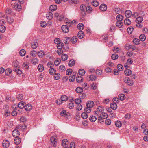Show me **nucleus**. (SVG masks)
<instances>
[{
	"label": "nucleus",
	"instance_id": "nucleus-16",
	"mask_svg": "<svg viewBox=\"0 0 148 148\" xmlns=\"http://www.w3.org/2000/svg\"><path fill=\"white\" fill-rule=\"evenodd\" d=\"M84 36V33L81 31H79L78 34V36L80 39L82 38Z\"/></svg>",
	"mask_w": 148,
	"mask_h": 148
},
{
	"label": "nucleus",
	"instance_id": "nucleus-32",
	"mask_svg": "<svg viewBox=\"0 0 148 148\" xmlns=\"http://www.w3.org/2000/svg\"><path fill=\"white\" fill-rule=\"evenodd\" d=\"M26 126L25 125H19L17 127L18 129L19 130H25L26 128Z\"/></svg>",
	"mask_w": 148,
	"mask_h": 148
},
{
	"label": "nucleus",
	"instance_id": "nucleus-13",
	"mask_svg": "<svg viewBox=\"0 0 148 148\" xmlns=\"http://www.w3.org/2000/svg\"><path fill=\"white\" fill-rule=\"evenodd\" d=\"M37 53L38 56L40 58H42L45 55V53L42 50H40L38 51Z\"/></svg>",
	"mask_w": 148,
	"mask_h": 148
},
{
	"label": "nucleus",
	"instance_id": "nucleus-14",
	"mask_svg": "<svg viewBox=\"0 0 148 148\" xmlns=\"http://www.w3.org/2000/svg\"><path fill=\"white\" fill-rule=\"evenodd\" d=\"M50 140L52 145L54 147L56 146V138L53 137H51V138Z\"/></svg>",
	"mask_w": 148,
	"mask_h": 148
},
{
	"label": "nucleus",
	"instance_id": "nucleus-11",
	"mask_svg": "<svg viewBox=\"0 0 148 148\" xmlns=\"http://www.w3.org/2000/svg\"><path fill=\"white\" fill-rule=\"evenodd\" d=\"M132 15V12L129 10H126L125 12V15L127 18H130Z\"/></svg>",
	"mask_w": 148,
	"mask_h": 148
},
{
	"label": "nucleus",
	"instance_id": "nucleus-64",
	"mask_svg": "<svg viewBox=\"0 0 148 148\" xmlns=\"http://www.w3.org/2000/svg\"><path fill=\"white\" fill-rule=\"evenodd\" d=\"M17 98L19 100H21L23 99V94H19L17 96Z\"/></svg>",
	"mask_w": 148,
	"mask_h": 148
},
{
	"label": "nucleus",
	"instance_id": "nucleus-24",
	"mask_svg": "<svg viewBox=\"0 0 148 148\" xmlns=\"http://www.w3.org/2000/svg\"><path fill=\"white\" fill-rule=\"evenodd\" d=\"M21 142V139L18 137H16L14 140V143L16 144H18Z\"/></svg>",
	"mask_w": 148,
	"mask_h": 148
},
{
	"label": "nucleus",
	"instance_id": "nucleus-10",
	"mask_svg": "<svg viewBox=\"0 0 148 148\" xmlns=\"http://www.w3.org/2000/svg\"><path fill=\"white\" fill-rule=\"evenodd\" d=\"M25 110L26 111H29L32 109V106L29 104H26L25 106Z\"/></svg>",
	"mask_w": 148,
	"mask_h": 148
},
{
	"label": "nucleus",
	"instance_id": "nucleus-53",
	"mask_svg": "<svg viewBox=\"0 0 148 148\" xmlns=\"http://www.w3.org/2000/svg\"><path fill=\"white\" fill-rule=\"evenodd\" d=\"M118 55L117 54H113L111 56V58L113 60L117 59L118 58Z\"/></svg>",
	"mask_w": 148,
	"mask_h": 148
},
{
	"label": "nucleus",
	"instance_id": "nucleus-4",
	"mask_svg": "<svg viewBox=\"0 0 148 148\" xmlns=\"http://www.w3.org/2000/svg\"><path fill=\"white\" fill-rule=\"evenodd\" d=\"M124 81L126 83L130 86H132L133 84V82L130 79L129 77L126 78L124 80Z\"/></svg>",
	"mask_w": 148,
	"mask_h": 148
},
{
	"label": "nucleus",
	"instance_id": "nucleus-56",
	"mask_svg": "<svg viewBox=\"0 0 148 148\" xmlns=\"http://www.w3.org/2000/svg\"><path fill=\"white\" fill-rule=\"evenodd\" d=\"M143 20L142 17H139L137 18L136 19V22L137 23H140Z\"/></svg>",
	"mask_w": 148,
	"mask_h": 148
},
{
	"label": "nucleus",
	"instance_id": "nucleus-57",
	"mask_svg": "<svg viewBox=\"0 0 148 148\" xmlns=\"http://www.w3.org/2000/svg\"><path fill=\"white\" fill-rule=\"evenodd\" d=\"M73 72L72 70L71 69H68L66 71V73L67 75H71Z\"/></svg>",
	"mask_w": 148,
	"mask_h": 148
},
{
	"label": "nucleus",
	"instance_id": "nucleus-31",
	"mask_svg": "<svg viewBox=\"0 0 148 148\" xmlns=\"http://www.w3.org/2000/svg\"><path fill=\"white\" fill-rule=\"evenodd\" d=\"M124 72L125 75L127 76H129L132 73L131 70L129 69H127Z\"/></svg>",
	"mask_w": 148,
	"mask_h": 148
},
{
	"label": "nucleus",
	"instance_id": "nucleus-22",
	"mask_svg": "<svg viewBox=\"0 0 148 148\" xmlns=\"http://www.w3.org/2000/svg\"><path fill=\"white\" fill-rule=\"evenodd\" d=\"M13 71L16 72L18 75H21L22 73V71L20 69L19 67L14 69Z\"/></svg>",
	"mask_w": 148,
	"mask_h": 148
},
{
	"label": "nucleus",
	"instance_id": "nucleus-28",
	"mask_svg": "<svg viewBox=\"0 0 148 148\" xmlns=\"http://www.w3.org/2000/svg\"><path fill=\"white\" fill-rule=\"evenodd\" d=\"M64 40V42L65 44H68L71 40V38L69 37H65Z\"/></svg>",
	"mask_w": 148,
	"mask_h": 148
},
{
	"label": "nucleus",
	"instance_id": "nucleus-2",
	"mask_svg": "<svg viewBox=\"0 0 148 148\" xmlns=\"http://www.w3.org/2000/svg\"><path fill=\"white\" fill-rule=\"evenodd\" d=\"M104 110V109L103 106H99L97 108V111L95 112V114L97 116H99L100 114L103 112Z\"/></svg>",
	"mask_w": 148,
	"mask_h": 148
},
{
	"label": "nucleus",
	"instance_id": "nucleus-37",
	"mask_svg": "<svg viewBox=\"0 0 148 148\" xmlns=\"http://www.w3.org/2000/svg\"><path fill=\"white\" fill-rule=\"evenodd\" d=\"M32 62L33 64L36 65L38 63V60L36 58H34L32 60Z\"/></svg>",
	"mask_w": 148,
	"mask_h": 148
},
{
	"label": "nucleus",
	"instance_id": "nucleus-51",
	"mask_svg": "<svg viewBox=\"0 0 148 148\" xmlns=\"http://www.w3.org/2000/svg\"><path fill=\"white\" fill-rule=\"evenodd\" d=\"M115 125L117 127H120L121 126L122 123L120 121H116L115 122Z\"/></svg>",
	"mask_w": 148,
	"mask_h": 148
},
{
	"label": "nucleus",
	"instance_id": "nucleus-45",
	"mask_svg": "<svg viewBox=\"0 0 148 148\" xmlns=\"http://www.w3.org/2000/svg\"><path fill=\"white\" fill-rule=\"evenodd\" d=\"M61 99L62 101H66L68 99V98L66 95H63L61 97Z\"/></svg>",
	"mask_w": 148,
	"mask_h": 148
},
{
	"label": "nucleus",
	"instance_id": "nucleus-33",
	"mask_svg": "<svg viewBox=\"0 0 148 148\" xmlns=\"http://www.w3.org/2000/svg\"><path fill=\"white\" fill-rule=\"evenodd\" d=\"M38 69L39 71L42 72L44 70V67L42 65L39 64L38 66Z\"/></svg>",
	"mask_w": 148,
	"mask_h": 148
},
{
	"label": "nucleus",
	"instance_id": "nucleus-42",
	"mask_svg": "<svg viewBox=\"0 0 148 148\" xmlns=\"http://www.w3.org/2000/svg\"><path fill=\"white\" fill-rule=\"evenodd\" d=\"M22 66L24 69H26L28 68L29 66V64L26 63H23L22 65Z\"/></svg>",
	"mask_w": 148,
	"mask_h": 148
},
{
	"label": "nucleus",
	"instance_id": "nucleus-36",
	"mask_svg": "<svg viewBox=\"0 0 148 148\" xmlns=\"http://www.w3.org/2000/svg\"><path fill=\"white\" fill-rule=\"evenodd\" d=\"M125 95L123 94H121L119 95V98L120 100L123 101L125 99Z\"/></svg>",
	"mask_w": 148,
	"mask_h": 148
},
{
	"label": "nucleus",
	"instance_id": "nucleus-7",
	"mask_svg": "<svg viewBox=\"0 0 148 148\" xmlns=\"http://www.w3.org/2000/svg\"><path fill=\"white\" fill-rule=\"evenodd\" d=\"M53 17V15L51 12H49L46 14V18L48 20H51Z\"/></svg>",
	"mask_w": 148,
	"mask_h": 148
},
{
	"label": "nucleus",
	"instance_id": "nucleus-61",
	"mask_svg": "<svg viewBox=\"0 0 148 148\" xmlns=\"http://www.w3.org/2000/svg\"><path fill=\"white\" fill-rule=\"evenodd\" d=\"M99 115H101L103 119H105L108 117V115L107 114L103 112L102 113H101Z\"/></svg>",
	"mask_w": 148,
	"mask_h": 148
},
{
	"label": "nucleus",
	"instance_id": "nucleus-47",
	"mask_svg": "<svg viewBox=\"0 0 148 148\" xmlns=\"http://www.w3.org/2000/svg\"><path fill=\"white\" fill-rule=\"evenodd\" d=\"M116 25L119 27H121L123 25V23L120 21H118L116 23Z\"/></svg>",
	"mask_w": 148,
	"mask_h": 148
},
{
	"label": "nucleus",
	"instance_id": "nucleus-50",
	"mask_svg": "<svg viewBox=\"0 0 148 148\" xmlns=\"http://www.w3.org/2000/svg\"><path fill=\"white\" fill-rule=\"evenodd\" d=\"M26 52L25 50L24 49H21L19 52V54L21 56H23L25 55Z\"/></svg>",
	"mask_w": 148,
	"mask_h": 148
},
{
	"label": "nucleus",
	"instance_id": "nucleus-6",
	"mask_svg": "<svg viewBox=\"0 0 148 148\" xmlns=\"http://www.w3.org/2000/svg\"><path fill=\"white\" fill-rule=\"evenodd\" d=\"M63 32L65 33L68 32L69 29L68 26L66 25H63L61 27Z\"/></svg>",
	"mask_w": 148,
	"mask_h": 148
},
{
	"label": "nucleus",
	"instance_id": "nucleus-40",
	"mask_svg": "<svg viewBox=\"0 0 148 148\" xmlns=\"http://www.w3.org/2000/svg\"><path fill=\"white\" fill-rule=\"evenodd\" d=\"M60 77V75L58 73H56L54 76V79L56 80H58L59 79Z\"/></svg>",
	"mask_w": 148,
	"mask_h": 148
},
{
	"label": "nucleus",
	"instance_id": "nucleus-39",
	"mask_svg": "<svg viewBox=\"0 0 148 148\" xmlns=\"http://www.w3.org/2000/svg\"><path fill=\"white\" fill-rule=\"evenodd\" d=\"M71 42L75 44L77 41V38L76 36H73L71 38Z\"/></svg>",
	"mask_w": 148,
	"mask_h": 148
},
{
	"label": "nucleus",
	"instance_id": "nucleus-19",
	"mask_svg": "<svg viewBox=\"0 0 148 148\" xmlns=\"http://www.w3.org/2000/svg\"><path fill=\"white\" fill-rule=\"evenodd\" d=\"M76 74L75 73V74L69 76V80L70 82H72L75 80V76Z\"/></svg>",
	"mask_w": 148,
	"mask_h": 148
},
{
	"label": "nucleus",
	"instance_id": "nucleus-30",
	"mask_svg": "<svg viewBox=\"0 0 148 148\" xmlns=\"http://www.w3.org/2000/svg\"><path fill=\"white\" fill-rule=\"evenodd\" d=\"M78 73L80 75L83 76L85 73V71L84 69H81L79 70Z\"/></svg>",
	"mask_w": 148,
	"mask_h": 148
},
{
	"label": "nucleus",
	"instance_id": "nucleus-21",
	"mask_svg": "<svg viewBox=\"0 0 148 148\" xmlns=\"http://www.w3.org/2000/svg\"><path fill=\"white\" fill-rule=\"evenodd\" d=\"M86 10L88 12L91 13L92 12L93 9L91 7L88 6L86 7Z\"/></svg>",
	"mask_w": 148,
	"mask_h": 148
},
{
	"label": "nucleus",
	"instance_id": "nucleus-49",
	"mask_svg": "<svg viewBox=\"0 0 148 148\" xmlns=\"http://www.w3.org/2000/svg\"><path fill=\"white\" fill-rule=\"evenodd\" d=\"M57 44V47L58 49H60L62 48L63 46V44L62 42L57 43H56Z\"/></svg>",
	"mask_w": 148,
	"mask_h": 148
},
{
	"label": "nucleus",
	"instance_id": "nucleus-26",
	"mask_svg": "<svg viewBox=\"0 0 148 148\" xmlns=\"http://www.w3.org/2000/svg\"><path fill=\"white\" fill-rule=\"evenodd\" d=\"M83 89L81 87H78L75 89L76 92L78 93H80L83 92Z\"/></svg>",
	"mask_w": 148,
	"mask_h": 148
},
{
	"label": "nucleus",
	"instance_id": "nucleus-20",
	"mask_svg": "<svg viewBox=\"0 0 148 148\" xmlns=\"http://www.w3.org/2000/svg\"><path fill=\"white\" fill-rule=\"evenodd\" d=\"M38 45V43L36 42H34L31 44V47L33 49L36 48Z\"/></svg>",
	"mask_w": 148,
	"mask_h": 148
},
{
	"label": "nucleus",
	"instance_id": "nucleus-58",
	"mask_svg": "<svg viewBox=\"0 0 148 148\" xmlns=\"http://www.w3.org/2000/svg\"><path fill=\"white\" fill-rule=\"evenodd\" d=\"M5 27L3 25H1L0 26V32L1 33H3L5 31Z\"/></svg>",
	"mask_w": 148,
	"mask_h": 148
},
{
	"label": "nucleus",
	"instance_id": "nucleus-41",
	"mask_svg": "<svg viewBox=\"0 0 148 148\" xmlns=\"http://www.w3.org/2000/svg\"><path fill=\"white\" fill-rule=\"evenodd\" d=\"M61 58L62 61H65L68 58V55L66 54H64L62 55Z\"/></svg>",
	"mask_w": 148,
	"mask_h": 148
},
{
	"label": "nucleus",
	"instance_id": "nucleus-18",
	"mask_svg": "<svg viewBox=\"0 0 148 148\" xmlns=\"http://www.w3.org/2000/svg\"><path fill=\"white\" fill-rule=\"evenodd\" d=\"M57 8L56 5H53L50 6L49 8V10L52 11L56 10Z\"/></svg>",
	"mask_w": 148,
	"mask_h": 148
},
{
	"label": "nucleus",
	"instance_id": "nucleus-27",
	"mask_svg": "<svg viewBox=\"0 0 148 148\" xmlns=\"http://www.w3.org/2000/svg\"><path fill=\"white\" fill-rule=\"evenodd\" d=\"M124 24L127 25H129L131 23V21L129 19L127 18L124 20Z\"/></svg>",
	"mask_w": 148,
	"mask_h": 148
},
{
	"label": "nucleus",
	"instance_id": "nucleus-1",
	"mask_svg": "<svg viewBox=\"0 0 148 148\" xmlns=\"http://www.w3.org/2000/svg\"><path fill=\"white\" fill-rule=\"evenodd\" d=\"M9 108L7 106H5V108H3L1 111V113L4 116L7 117L9 116L10 114V112L8 110Z\"/></svg>",
	"mask_w": 148,
	"mask_h": 148
},
{
	"label": "nucleus",
	"instance_id": "nucleus-44",
	"mask_svg": "<svg viewBox=\"0 0 148 148\" xmlns=\"http://www.w3.org/2000/svg\"><path fill=\"white\" fill-rule=\"evenodd\" d=\"M60 59L59 58H58L56 59L55 61V65L56 66H58L60 64Z\"/></svg>",
	"mask_w": 148,
	"mask_h": 148
},
{
	"label": "nucleus",
	"instance_id": "nucleus-35",
	"mask_svg": "<svg viewBox=\"0 0 148 148\" xmlns=\"http://www.w3.org/2000/svg\"><path fill=\"white\" fill-rule=\"evenodd\" d=\"M84 25L82 23H80L78 25V28L81 31L84 29Z\"/></svg>",
	"mask_w": 148,
	"mask_h": 148
},
{
	"label": "nucleus",
	"instance_id": "nucleus-23",
	"mask_svg": "<svg viewBox=\"0 0 148 148\" xmlns=\"http://www.w3.org/2000/svg\"><path fill=\"white\" fill-rule=\"evenodd\" d=\"M25 103L23 102V101L20 102L18 104V106L19 108L20 109H23V108L24 107H25Z\"/></svg>",
	"mask_w": 148,
	"mask_h": 148
},
{
	"label": "nucleus",
	"instance_id": "nucleus-38",
	"mask_svg": "<svg viewBox=\"0 0 148 148\" xmlns=\"http://www.w3.org/2000/svg\"><path fill=\"white\" fill-rule=\"evenodd\" d=\"M70 102L69 103L68 105V108L70 109H71L73 108L74 106V103L73 102L70 101Z\"/></svg>",
	"mask_w": 148,
	"mask_h": 148
},
{
	"label": "nucleus",
	"instance_id": "nucleus-62",
	"mask_svg": "<svg viewBox=\"0 0 148 148\" xmlns=\"http://www.w3.org/2000/svg\"><path fill=\"white\" fill-rule=\"evenodd\" d=\"M59 69L60 71L62 72L66 70L65 66L64 65H61L59 66Z\"/></svg>",
	"mask_w": 148,
	"mask_h": 148
},
{
	"label": "nucleus",
	"instance_id": "nucleus-5",
	"mask_svg": "<svg viewBox=\"0 0 148 148\" xmlns=\"http://www.w3.org/2000/svg\"><path fill=\"white\" fill-rule=\"evenodd\" d=\"M62 145L64 148H69L68 147L69 143L67 139H64L63 140Z\"/></svg>",
	"mask_w": 148,
	"mask_h": 148
},
{
	"label": "nucleus",
	"instance_id": "nucleus-12",
	"mask_svg": "<svg viewBox=\"0 0 148 148\" xmlns=\"http://www.w3.org/2000/svg\"><path fill=\"white\" fill-rule=\"evenodd\" d=\"M107 8V5L105 4H102L100 6V10L102 11H105Z\"/></svg>",
	"mask_w": 148,
	"mask_h": 148
},
{
	"label": "nucleus",
	"instance_id": "nucleus-34",
	"mask_svg": "<svg viewBox=\"0 0 148 148\" xmlns=\"http://www.w3.org/2000/svg\"><path fill=\"white\" fill-rule=\"evenodd\" d=\"M140 40L142 41H145L146 39L145 36L143 34H141L139 36Z\"/></svg>",
	"mask_w": 148,
	"mask_h": 148
},
{
	"label": "nucleus",
	"instance_id": "nucleus-48",
	"mask_svg": "<svg viewBox=\"0 0 148 148\" xmlns=\"http://www.w3.org/2000/svg\"><path fill=\"white\" fill-rule=\"evenodd\" d=\"M134 28L132 27L131 26L129 27L127 29V31L128 33L131 34H132V31L133 30Z\"/></svg>",
	"mask_w": 148,
	"mask_h": 148
},
{
	"label": "nucleus",
	"instance_id": "nucleus-43",
	"mask_svg": "<svg viewBox=\"0 0 148 148\" xmlns=\"http://www.w3.org/2000/svg\"><path fill=\"white\" fill-rule=\"evenodd\" d=\"M83 77L82 76H78L77 77L76 80L78 83H80L83 81Z\"/></svg>",
	"mask_w": 148,
	"mask_h": 148
},
{
	"label": "nucleus",
	"instance_id": "nucleus-60",
	"mask_svg": "<svg viewBox=\"0 0 148 148\" xmlns=\"http://www.w3.org/2000/svg\"><path fill=\"white\" fill-rule=\"evenodd\" d=\"M116 19L118 21H121L123 19V17L121 15H118L116 16Z\"/></svg>",
	"mask_w": 148,
	"mask_h": 148
},
{
	"label": "nucleus",
	"instance_id": "nucleus-59",
	"mask_svg": "<svg viewBox=\"0 0 148 148\" xmlns=\"http://www.w3.org/2000/svg\"><path fill=\"white\" fill-rule=\"evenodd\" d=\"M47 65L48 67L51 68L50 69L53 68L54 66V64L53 62H48Z\"/></svg>",
	"mask_w": 148,
	"mask_h": 148
},
{
	"label": "nucleus",
	"instance_id": "nucleus-46",
	"mask_svg": "<svg viewBox=\"0 0 148 148\" xmlns=\"http://www.w3.org/2000/svg\"><path fill=\"white\" fill-rule=\"evenodd\" d=\"M56 70L54 68H52L49 70V72L50 74H53L56 73Z\"/></svg>",
	"mask_w": 148,
	"mask_h": 148
},
{
	"label": "nucleus",
	"instance_id": "nucleus-54",
	"mask_svg": "<svg viewBox=\"0 0 148 148\" xmlns=\"http://www.w3.org/2000/svg\"><path fill=\"white\" fill-rule=\"evenodd\" d=\"M76 22L75 20H73L70 21H68L66 22V23H68L67 24L69 26H71V24H76Z\"/></svg>",
	"mask_w": 148,
	"mask_h": 148
},
{
	"label": "nucleus",
	"instance_id": "nucleus-29",
	"mask_svg": "<svg viewBox=\"0 0 148 148\" xmlns=\"http://www.w3.org/2000/svg\"><path fill=\"white\" fill-rule=\"evenodd\" d=\"M6 18L9 24L12 23L14 21V19L12 17H7Z\"/></svg>",
	"mask_w": 148,
	"mask_h": 148
},
{
	"label": "nucleus",
	"instance_id": "nucleus-8",
	"mask_svg": "<svg viewBox=\"0 0 148 148\" xmlns=\"http://www.w3.org/2000/svg\"><path fill=\"white\" fill-rule=\"evenodd\" d=\"M9 142L7 140H4L2 143V145L5 148H8L9 146Z\"/></svg>",
	"mask_w": 148,
	"mask_h": 148
},
{
	"label": "nucleus",
	"instance_id": "nucleus-17",
	"mask_svg": "<svg viewBox=\"0 0 148 148\" xmlns=\"http://www.w3.org/2000/svg\"><path fill=\"white\" fill-rule=\"evenodd\" d=\"M75 61L74 60H71L69 62L68 65L70 67L73 66L75 64Z\"/></svg>",
	"mask_w": 148,
	"mask_h": 148
},
{
	"label": "nucleus",
	"instance_id": "nucleus-52",
	"mask_svg": "<svg viewBox=\"0 0 148 148\" xmlns=\"http://www.w3.org/2000/svg\"><path fill=\"white\" fill-rule=\"evenodd\" d=\"M90 121L92 122H94L97 120V118L95 116H91L89 118Z\"/></svg>",
	"mask_w": 148,
	"mask_h": 148
},
{
	"label": "nucleus",
	"instance_id": "nucleus-63",
	"mask_svg": "<svg viewBox=\"0 0 148 148\" xmlns=\"http://www.w3.org/2000/svg\"><path fill=\"white\" fill-rule=\"evenodd\" d=\"M82 117L84 119L87 118L88 116L87 114L85 112L82 113L81 115Z\"/></svg>",
	"mask_w": 148,
	"mask_h": 148
},
{
	"label": "nucleus",
	"instance_id": "nucleus-25",
	"mask_svg": "<svg viewBox=\"0 0 148 148\" xmlns=\"http://www.w3.org/2000/svg\"><path fill=\"white\" fill-rule=\"evenodd\" d=\"M110 108L113 110H116L117 108V105L116 103H111Z\"/></svg>",
	"mask_w": 148,
	"mask_h": 148
},
{
	"label": "nucleus",
	"instance_id": "nucleus-3",
	"mask_svg": "<svg viewBox=\"0 0 148 148\" xmlns=\"http://www.w3.org/2000/svg\"><path fill=\"white\" fill-rule=\"evenodd\" d=\"M19 131V129L17 128V129H16L14 130L12 133L13 136L15 137H18L20 135Z\"/></svg>",
	"mask_w": 148,
	"mask_h": 148
},
{
	"label": "nucleus",
	"instance_id": "nucleus-9",
	"mask_svg": "<svg viewBox=\"0 0 148 148\" xmlns=\"http://www.w3.org/2000/svg\"><path fill=\"white\" fill-rule=\"evenodd\" d=\"M13 8L14 9L16 10L17 11H19L21 10V7L20 5L18 4H16L13 6Z\"/></svg>",
	"mask_w": 148,
	"mask_h": 148
},
{
	"label": "nucleus",
	"instance_id": "nucleus-15",
	"mask_svg": "<svg viewBox=\"0 0 148 148\" xmlns=\"http://www.w3.org/2000/svg\"><path fill=\"white\" fill-rule=\"evenodd\" d=\"M94 105V102L91 101H88L86 104V106L88 107H92Z\"/></svg>",
	"mask_w": 148,
	"mask_h": 148
},
{
	"label": "nucleus",
	"instance_id": "nucleus-55",
	"mask_svg": "<svg viewBox=\"0 0 148 148\" xmlns=\"http://www.w3.org/2000/svg\"><path fill=\"white\" fill-rule=\"evenodd\" d=\"M133 42L134 44L136 45H138L140 43V40L136 38L134 39L133 40Z\"/></svg>",
	"mask_w": 148,
	"mask_h": 148
}]
</instances>
